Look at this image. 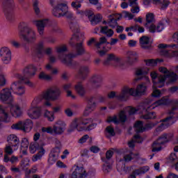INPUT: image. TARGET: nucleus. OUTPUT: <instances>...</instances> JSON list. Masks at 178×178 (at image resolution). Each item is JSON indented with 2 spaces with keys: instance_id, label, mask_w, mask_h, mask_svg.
Here are the masks:
<instances>
[{
  "instance_id": "nucleus-60",
  "label": "nucleus",
  "mask_w": 178,
  "mask_h": 178,
  "mask_svg": "<svg viewBox=\"0 0 178 178\" xmlns=\"http://www.w3.org/2000/svg\"><path fill=\"white\" fill-rule=\"evenodd\" d=\"M144 119H155L156 118V114L155 113H147L143 117Z\"/></svg>"
},
{
  "instance_id": "nucleus-49",
  "label": "nucleus",
  "mask_w": 178,
  "mask_h": 178,
  "mask_svg": "<svg viewBox=\"0 0 178 178\" xmlns=\"http://www.w3.org/2000/svg\"><path fill=\"white\" fill-rule=\"evenodd\" d=\"M76 15L80 16H86L88 19H91V15H92V11L88 10L86 11L76 10Z\"/></svg>"
},
{
  "instance_id": "nucleus-63",
  "label": "nucleus",
  "mask_w": 178,
  "mask_h": 178,
  "mask_svg": "<svg viewBox=\"0 0 178 178\" xmlns=\"http://www.w3.org/2000/svg\"><path fill=\"white\" fill-rule=\"evenodd\" d=\"M52 112L55 115V113H60L62 112V106L58 105L52 108Z\"/></svg>"
},
{
  "instance_id": "nucleus-47",
  "label": "nucleus",
  "mask_w": 178,
  "mask_h": 178,
  "mask_svg": "<svg viewBox=\"0 0 178 178\" xmlns=\"http://www.w3.org/2000/svg\"><path fill=\"white\" fill-rule=\"evenodd\" d=\"M145 63H146L147 66H156L158 63L162 62V60L159 59H149V60H145Z\"/></svg>"
},
{
  "instance_id": "nucleus-43",
  "label": "nucleus",
  "mask_w": 178,
  "mask_h": 178,
  "mask_svg": "<svg viewBox=\"0 0 178 178\" xmlns=\"http://www.w3.org/2000/svg\"><path fill=\"white\" fill-rule=\"evenodd\" d=\"M90 83L96 86V87H99L101 83H102V77L99 75H94L91 77Z\"/></svg>"
},
{
  "instance_id": "nucleus-1",
  "label": "nucleus",
  "mask_w": 178,
  "mask_h": 178,
  "mask_svg": "<svg viewBox=\"0 0 178 178\" xmlns=\"http://www.w3.org/2000/svg\"><path fill=\"white\" fill-rule=\"evenodd\" d=\"M170 101L168 97H163L161 99L151 104V101L146 100L145 103L138 107L137 108L131 106H127L121 111L118 115L109 116L107 119V122L115 123V124H119V123H124L127 120V113L128 115H135L137 112H147L151 111L152 109H155L157 106H162L163 105H168Z\"/></svg>"
},
{
  "instance_id": "nucleus-56",
  "label": "nucleus",
  "mask_w": 178,
  "mask_h": 178,
  "mask_svg": "<svg viewBox=\"0 0 178 178\" xmlns=\"http://www.w3.org/2000/svg\"><path fill=\"white\" fill-rule=\"evenodd\" d=\"M102 170L104 173H109L112 170V165L107 163H104L102 167Z\"/></svg>"
},
{
  "instance_id": "nucleus-64",
  "label": "nucleus",
  "mask_w": 178,
  "mask_h": 178,
  "mask_svg": "<svg viewBox=\"0 0 178 178\" xmlns=\"http://www.w3.org/2000/svg\"><path fill=\"white\" fill-rule=\"evenodd\" d=\"M86 177L88 178L95 177V170H90L88 172H86Z\"/></svg>"
},
{
  "instance_id": "nucleus-2",
  "label": "nucleus",
  "mask_w": 178,
  "mask_h": 178,
  "mask_svg": "<svg viewBox=\"0 0 178 178\" xmlns=\"http://www.w3.org/2000/svg\"><path fill=\"white\" fill-rule=\"evenodd\" d=\"M37 71V68L34 65L30 64L26 66L23 70V74L16 73L14 74V79H17V81L13 82L11 84L10 90L13 91L14 94L22 97V95H24L26 94V87L22 84V83H24L29 87H34V83L28 80L33 76H35V72Z\"/></svg>"
},
{
  "instance_id": "nucleus-42",
  "label": "nucleus",
  "mask_w": 178,
  "mask_h": 178,
  "mask_svg": "<svg viewBox=\"0 0 178 178\" xmlns=\"http://www.w3.org/2000/svg\"><path fill=\"white\" fill-rule=\"evenodd\" d=\"M75 90L80 97H84V95H86V89L84 88V86H83V83H81V82H79L75 86Z\"/></svg>"
},
{
  "instance_id": "nucleus-8",
  "label": "nucleus",
  "mask_w": 178,
  "mask_h": 178,
  "mask_svg": "<svg viewBox=\"0 0 178 178\" xmlns=\"http://www.w3.org/2000/svg\"><path fill=\"white\" fill-rule=\"evenodd\" d=\"M173 113H178V101L175 100L173 102V106L172 110L169 112L170 117H168L165 120H163L161 124L154 131V136H158L159 133L163 131L165 129H168L170 124H173L176 120H177V118L172 116Z\"/></svg>"
},
{
  "instance_id": "nucleus-29",
  "label": "nucleus",
  "mask_w": 178,
  "mask_h": 178,
  "mask_svg": "<svg viewBox=\"0 0 178 178\" xmlns=\"http://www.w3.org/2000/svg\"><path fill=\"white\" fill-rule=\"evenodd\" d=\"M48 23V19H43L40 21H33V24L38 29V33L40 35H44L45 26Z\"/></svg>"
},
{
  "instance_id": "nucleus-34",
  "label": "nucleus",
  "mask_w": 178,
  "mask_h": 178,
  "mask_svg": "<svg viewBox=\"0 0 178 178\" xmlns=\"http://www.w3.org/2000/svg\"><path fill=\"white\" fill-rule=\"evenodd\" d=\"M88 73H90V67L87 65H83L80 67L78 72V74L80 79H84L87 77Z\"/></svg>"
},
{
  "instance_id": "nucleus-38",
  "label": "nucleus",
  "mask_w": 178,
  "mask_h": 178,
  "mask_svg": "<svg viewBox=\"0 0 178 178\" xmlns=\"http://www.w3.org/2000/svg\"><path fill=\"white\" fill-rule=\"evenodd\" d=\"M129 6L131 7V13L137 15L140 13V6L137 3V0H129Z\"/></svg>"
},
{
  "instance_id": "nucleus-40",
  "label": "nucleus",
  "mask_w": 178,
  "mask_h": 178,
  "mask_svg": "<svg viewBox=\"0 0 178 178\" xmlns=\"http://www.w3.org/2000/svg\"><path fill=\"white\" fill-rule=\"evenodd\" d=\"M29 139L27 138H23L21 141V152L26 155L27 154V149L29 148Z\"/></svg>"
},
{
  "instance_id": "nucleus-41",
  "label": "nucleus",
  "mask_w": 178,
  "mask_h": 178,
  "mask_svg": "<svg viewBox=\"0 0 178 178\" xmlns=\"http://www.w3.org/2000/svg\"><path fill=\"white\" fill-rule=\"evenodd\" d=\"M134 143H143V138L140 136V134H136L134 136V138L128 143L129 148H134Z\"/></svg>"
},
{
  "instance_id": "nucleus-33",
  "label": "nucleus",
  "mask_w": 178,
  "mask_h": 178,
  "mask_svg": "<svg viewBox=\"0 0 178 178\" xmlns=\"http://www.w3.org/2000/svg\"><path fill=\"white\" fill-rule=\"evenodd\" d=\"M119 17H118V15L113 14L109 15L108 21L107 22L108 26L111 27V29H115V27L118 26V22L116 20H119Z\"/></svg>"
},
{
  "instance_id": "nucleus-45",
  "label": "nucleus",
  "mask_w": 178,
  "mask_h": 178,
  "mask_svg": "<svg viewBox=\"0 0 178 178\" xmlns=\"http://www.w3.org/2000/svg\"><path fill=\"white\" fill-rule=\"evenodd\" d=\"M76 56H77V55H84V54H86V48H84V45L82 42L76 43Z\"/></svg>"
},
{
  "instance_id": "nucleus-31",
  "label": "nucleus",
  "mask_w": 178,
  "mask_h": 178,
  "mask_svg": "<svg viewBox=\"0 0 178 178\" xmlns=\"http://www.w3.org/2000/svg\"><path fill=\"white\" fill-rule=\"evenodd\" d=\"M109 60H114L115 62V66H117L118 67H122L124 65V61L122 60V58L115 56L114 54H109L107 58V62H109Z\"/></svg>"
},
{
  "instance_id": "nucleus-17",
  "label": "nucleus",
  "mask_w": 178,
  "mask_h": 178,
  "mask_svg": "<svg viewBox=\"0 0 178 178\" xmlns=\"http://www.w3.org/2000/svg\"><path fill=\"white\" fill-rule=\"evenodd\" d=\"M172 138V134H163L161 135L152 145V152H158L162 149V146L168 143L169 140Z\"/></svg>"
},
{
  "instance_id": "nucleus-24",
  "label": "nucleus",
  "mask_w": 178,
  "mask_h": 178,
  "mask_svg": "<svg viewBox=\"0 0 178 178\" xmlns=\"http://www.w3.org/2000/svg\"><path fill=\"white\" fill-rule=\"evenodd\" d=\"M155 126H156V123L150 122L149 124H147L146 127H144V123L142 121H137L134 124V128L136 133H143L144 130L152 129V127H155Z\"/></svg>"
},
{
  "instance_id": "nucleus-36",
  "label": "nucleus",
  "mask_w": 178,
  "mask_h": 178,
  "mask_svg": "<svg viewBox=\"0 0 178 178\" xmlns=\"http://www.w3.org/2000/svg\"><path fill=\"white\" fill-rule=\"evenodd\" d=\"M92 26H95L96 24H98V23H100V22L102 21V15L100 14H97L96 15H94V13L92 11V15L90 16V18H88Z\"/></svg>"
},
{
  "instance_id": "nucleus-7",
  "label": "nucleus",
  "mask_w": 178,
  "mask_h": 178,
  "mask_svg": "<svg viewBox=\"0 0 178 178\" xmlns=\"http://www.w3.org/2000/svg\"><path fill=\"white\" fill-rule=\"evenodd\" d=\"M146 92L147 86L144 83L138 85L136 89L125 86L122 88V94L118 96V98L124 101H127L130 95L132 97H141L142 95H145Z\"/></svg>"
},
{
  "instance_id": "nucleus-55",
  "label": "nucleus",
  "mask_w": 178,
  "mask_h": 178,
  "mask_svg": "<svg viewBox=\"0 0 178 178\" xmlns=\"http://www.w3.org/2000/svg\"><path fill=\"white\" fill-rule=\"evenodd\" d=\"M122 15L125 19H128V20H131L134 19V15L131 14V13L127 11H122Z\"/></svg>"
},
{
  "instance_id": "nucleus-48",
  "label": "nucleus",
  "mask_w": 178,
  "mask_h": 178,
  "mask_svg": "<svg viewBox=\"0 0 178 178\" xmlns=\"http://www.w3.org/2000/svg\"><path fill=\"white\" fill-rule=\"evenodd\" d=\"M41 146L42 145H38V143L35 142L31 143L29 145V151L31 154H35L37 149L38 150Z\"/></svg>"
},
{
  "instance_id": "nucleus-51",
  "label": "nucleus",
  "mask_w": 178,
  "mask_h": 178,
  "mask_svg": "<svg viewBox=\"0 0 178 178\" xmlns=\"http://www.w3.org/2000/svg\"><path fill=\"white\" fill-rule=\"evenodd\" d=\"M106 134L107 137H113L115 135V129L111 126L106 128Z\"/></svg>"
},
{
  "instance_id": "nucleus-25",
  "label": "nucleus",
  "mask_w": 178,
  "mask_h": 178,
  "mask_svg": "<svg viewBox=\"0 0 178 178\" xmlns=\"http://www.w3.org/2000/svg\"><path fill=\"white\" fill-rule=\"evenodd\" d=\"M149 72V69L147 67L137 68L135 71V75L136 77H138V79H135V81H137V80H141V76H145L146 81L149 83V78L148 76H145L147 74H148Z\"/></svg>"
},
{
  "instance_id": "nucleus-58",
  "label": "nucleus",
  "mask_w": 178,
  "mask_h": 178,
  "mask_svg": "<svg viewBox=\"0 0 178 178\" xmlns=\"http://www.w3.org/2000/svg\"><path fill=\"white\" fill-rule=\"evenodd\" d=\"M6 86V75L0 74V87Z\"/></svg>"
},
{
  "instance_id": "nucleus-52",
  "label": "nucleus",
  "mask_w": 178,
  "mask_h": 178,
  "mask_svg": "<svg viewBox=\"0 0 178 178\" xmlns=\"http://www.w3.org/2000/svg\"><path fill=\"white\" fill-rule=\"evenodd\" d=\"M15 147H13V146H12L11 145H7L4 149V152L6 154H7L8 155H12V154H13V152H15Z\"/></svg>"
},
{
  "instance_id": "nucleus-46",
  "label": "nucleus",
  "mask_w": 178,
  "mask_h": 178,
  "mask_svg": "<svg viewBox=\"0 0 178 178\" xmlns=\"http://www.w3.org/2000/svg\"><path fill=\"white\" fill-rule=\"evenodd\" d=\"M44 116L49 122H54L55 120V114L52 111L45 110Z\"/></svg>"
},
{
  "instance_id": "nucleus-12",
  "label": "nucleus",
  "mask_w": 178,
  "mask_h": 178,
  "mask_svg": "<svg viewBox=\"0 0 178 178\" xmlns=\"http://www.w3.org/2000/svg\"><path fill=\"white\" fill-rule=\"evenodd\" d=\"M40 102V99L36 97H35L31 102L30 107L26 111V115L30 118V119L37 120V119H40V118H41V115H42V110L41 106H38V104Z\"/></svg>"
},
{
  "instance_id": "nucleus-18",
  "label": "nucleus",
  "mask_w": 178,
  "mask_h": 178,
  "mask_svg": "<svg viewBox=\"0 0 178 178\" xmlns=\"http://www.w3.org/2000/svg\"><path fill=\"white\" fill-rule=\"evenodd\" d=\"M104 44H108V39H106V37L100 38L99 42H97L95 44V47H96L97 52L99 56H104V55H105L108 51H111V47H108L106 49L105 46H103Z\"/></svg>"
},
{
  "instance_id": "nucleus-53",
  "label": "nucleus",
  "mask_w": 178,
  "mask_h": 178,
  "mask_svg": "<svg viewBox=\"0 0 178 178\" xmlns=\"http://www.w3.org/2000/svg\"><path fill=\"white\" fill-rule=\"evenodd\" d=\"M40 80H52V76L51 75L45 74V72H42L39 74Z\"/></svg>"
},
{
  "instance_id": "nucleus-57",
  "label": "nucleus",
  "mask_w": 178,
  "mask_h": 178,
  "mask_svg": "<svg viewBox=\"0 0 178 178\" xmlns=\"http://www.w3.org/2000/svg\"><path fill=\"white\" fill-rule=\"evenodd\" d=\"M119 95H122V90L120 93H116L115 92H111L110 93H108V98H117V99H118L119 101H126V100H122L119 98Z\"/></svg>"
},
{
  "instance_id": "nucleus-61",
  "label": "nucleus",
  "mask_w": 178,
  "mask_h": 178,
  "mask_svg": "<svg viewBox=\"0 0 178 178\" xmlns=\"http://www.w3.org/2000/svg\"><path fill=\"white\" fill-rule=\"evenodd\" d=\"M90 138V136L88 135H84L82 136L79 140V144H84V143H86L87 140Z\"/></svg>"
},
{
  "instance_id": "nucleus-23",
  "label": "nucleus",
  "mask_w": 178,
  "mask_h": 178,
  "mask_svg": "<svg viewBox=\"0 0 178 178\" xmlns=\"http://www.w3.org/2000/svg\"><path fill=\"white\" fill-rule=\"evenodd\" d=\"M73 172L70 175V178H86L87 177V172L83 166L74 165Z\"/></svg>"
},
{
  "instance_id": "nucleus-14",
  "label": "nucleus",
  "mask_w": 178,
  "mask_h": 178,
  "mask_svg": "<svg viewBox=\"0 0 178 178\" xmlns=\"http://www.w3.org/2000/svg\"><path fill=\"white\" fill-rule=\"evenodd\" d=\"M56 52L58 54V59L67 66H73V58H76V54H70L65 55L63 52L67 51L66 45H62L56 48Z\"/></svg>"
},
{
  "instance_id": "nucleus-5",
  "label": "nucleus",
  "mask_w": 178,
  "mask_h": 178,
  "mask_svg": "<svg viewBox=\"0 0 178 178\" xmlns=\"http://www.w3.org/2000/svg\"><path fill=\"white\" fill-rule=\"evenodd\" d=\"M92 118H83V117L76 118L72 120L70 124V131L77 130V131H84L86 130H92L95 129L97 124L92 123ZM87 124H89L88 127Z\"/></svg>"
},
{
  "instance_id": "nucleus-30",
  "label": "nucleus",
  "mask_w": 178,
  "mask_h": 178,
  "mask_svg": "<svg viewBox=\"0 0 178 178\" xmlns=\"http://www.w3.org/2000/svg\"><path fill=\"white\" fill-rule=\"evenodd\" d=\"M60 150L58 148H54L51 153L49 155L48 162L49 165H54L56 161H58V158H59Z\"/></svg>"
},
{
  "instance_id": "nucleus-28",
  "label": "nucleus",
  "mask_w": 178,
  "mask_h": 178,
  "mask_svg": "<svg viewBox=\"0 0 178 178\" xmlns=\"http://www.w3.org/2000/svg\"><path fill=\"white\" fill-rule=\"evenodd\" d=\"M126 62L128 63V65H133V63L138 62V54L133 51H128L127 53Z\"/></svg>"
},
{
  "instance_id": "nucleus-26",
  "label": "nucleus",
  "mask_w": 178,
  "mask_h": 178,
  "mask_svg": "<svg viewBox=\"0 0 178 178\" xmlns=\"http://www.w3.org/2000/svg\"><path fill=\"white\" fill-rule=\"evenodd\" d=\"M7 143L8 145H12L15 150L19 149V145L20 144V140L15 134H10L7 137Z\"/></svg>"
},
{
  "instance_id": "nucleus-16",
  "label": "nucleus",
  "mask_w": 178,
  "mask_h": 178,
  "mask_svg": "<svg viewBox=\"0 0 178 178\" xmlns=\"http://www.w3.org/2000/svg\"><path fill=\"white\" fill-rule=\"evenodd\" d=\"M33 127H34V122L31 119L19 121L11 126L13 130H22L24 133H30L33 130Z\"/></svg>"
},
{
  "instance_id": "nucleus-13",
  "label": "nucleus",
  "mask_w": 178,
  "mask_h": 178,
  "mask_svg": "<svg viewBox=\"0 0 178 178\" xmlns=\"http://www.w3.org/2000/svg\"><path fill=\"white\" fill-rule=\"evenodd\" d=\"M66 130V122L63 120H57L52 127L42 128V133H48L49 134H56L60 136L63 134Z\"/></svg>"
},
{
  "instance_id": "nucleus-32",
  "label": "nucleus",
  "mask_w": 178,
  "mask_h": 178,
  "mask_svg": "<svg viewBox=\"0 0 178 178\" xmlns=\"http://www.w3.org/2000/svg\"><path fill=\"white\" fill-rule=\"evenodd\" d=\"M139 42L141 48L143 49H149V48H151V42H149V38L147 36H142L139 40Z\"/></svg>"
},
{
  "instance_id": "nucleus-39",
  "label": "nucleus",
  "mask_w": 178,
  "mask_h": 178,
  "mask_svg": "<svg viewBox=\"0 0 178 178\" xmlns=\"http://www.w3.org/2000/svg\"><path fill=\"white\" fill-rule=\"evenodd\" d=\"M149 171V166L145 165L143 167H140L138 169L135 170L133 172V174L135 175V176H141V175H145L147 172Z\"/></svg>"
},
{
  "instance_id": "nucleus-62",
  "label": "nucleus",
  "mask_w": 178,
  "mask_h": 178,
  "mask_svg": "<svg viewBox=\"0 0 178 178\" xmlns=\"http://www.w3.org/2000/svg\"><path fill=\"white\" fill-rule=\"evenodd\" d=\"M64 113L68 118H72V116H73V111H72V108H65L64 111Z\"/></svg>"
},
{
  "instance_id": "nucleus-35",
  "label": "nucleus",
  "mask_w": 178,
  "mask_h": 178,
  "mask_svg": "<svg viewBox=\"0 0 178 178\" xmlns=\"http://www.w3.org/2000/svg\"><path fill=\"white\" fill-rule=\"evenodd\" d=\"M45 155V149L42 146L39 147L38 149V154L34 155L32 157L33 162H37V161H40L42 158Z\"/></svg>"
},
{
  "instance_id": "nucleus-54",
  "label": "nucleus",
  "mask_w": 178,
  "mask_h": 178,
  "mask_svg": "<svg viewBox=\"0 0 178 178\" xmlns=\"http://www.w3.org/2000/svg\"><path fill=\"white\" fill-rule=\"evenodd\" d=\"M40 2L38 0H34L33 3V10L36 15H39L40 10V6H39Z\"/></svg>"
},
{
  "instance_id": "nucleus-44",
  "label": "nucleus",
  "mask_w": 178,
  "mask_h": 178,
  "mask_svg": "<svg viewBox=\"0 0 178 178\" xmlns=\"http://www.w3.org/2000/svg\"><path fill=\"white\" fill-rule=\"evenodd\" d=\"M100 32L108 38L112 37L114 34L113 30L108 28V26H101Z\"/></svg>"
},
{
  "instance_id": "nucleus-19",
  "label": "nucleus",
  "mask_w": 178,
  "mask_h": 178,
  "mask_svg": "<svg viewBox=\"0 0 178 178\" xmlns=\"http://www.w3.org/2000/svg\"><path fill=\"white\" fill-rule=\"evenodd\" d=\"M0 101L4 104H11L13 102V96L9 88H3L0 92Z\"/></svg>"
},
{
  "instance_id": "nucleus-3",
  "label": "nucleus",
  "mask_w": 178,
  "mask_h": 178,
  "mask_svg": "<svg viewBox=\"0 0 178 178\" xmlns=\"http://www.w3.org/2000/svg\"><path fill=\"white\" fill-rule=\"evenodd\" d=\"M160 73H163L165 75L158 76V73L155 71H152L150 73V76L153 83V88H162L165 86V81L168 79V83H173L178 79L177 74L173 72L168 70L167 67H160L159 68Z\"/></svg>"
},
{
  "instance_id": "nucleus-37",
  "label": "nucleus",
  "mask_w": 178,
  "mask_h": 178,
  "mask_svg": "<svg viewBox=\"0 0 178 178\" xmlns=\"http://www.w3.org/2000/svg\"><path fill=\"white\" fill-rule=\"evenodd\" d=\"M44 52V42L40 41L35 47V53L38 55V58H42V53Z\"/></svg>"
},
{
  "instance_id": "nucleus-6",
  "label": "nucleus",
  "mask_w": 178,
  "mask_h": 178,
  "mask_svg": "<svg viewBox=\"0 0 178 178\" xmlns=\"http://www.w3.org/2000/svg\"><path fill=\"white\" fill-rule=\"evenodd\" d=\"M10 113L15 118H19V116H22L23 111H22V108L17 104H12L10 108L0 105V126L1 122H4L5 123H9L10 122Z\"/></svg>"
},
{
  "instance_id": "nucleus-22",
  "label": "nucleus",
  "mask_w": 178,
  "mask_h": 178,
  "mask_svg": "<svg viewBox=\"0 0 178 178\" xmlns=\"http://www.w3.org/2000/svg\"><path fill=\"white\" fill-rule=\"evenodd\" d=\"M70 29L72 31H73L74 35L71 38V40L70 41V44L71 45H74L76 42H78V41H80V33L79 32L80 31L79 24L76 23H71L70 25Z\"/></svg>"
},
{
  "instance_id": "nucleus-21",
  "label": "nucleus",
  "mask_w": 178,
  "mask_h": 178,
  "mask_svg": "<svg viewBox=\"0 0 178 178\" xmlns=\"http://www.w3.org/2000/svg\"><path fill=\"white\" fill-rule=\"evenodd\" d=\"M0 57L1 61L5 65L10 63V60H12V52H10V49L6 47H1L0 49Z\"/></svg>"
},
{
  "instance_id": "nucleus-9",
  "label": "nucleus",
  "mask_w": 178,
  "mask_h": 178,
  "mask_svg": "<svg viewBox=\"0 0 178 178\" xmlns=\"http://www.w3.org/2000/svg\"><path fill=\"white\" fill-rule=\"evenodd\" d=\"M173 113H178V101L175 100L173 102V106L172 110L169 112L170 117H168L165 120H163L161 124L154 131V136H158L159 133L163 131L165 129H168L170 124H173L176 120H177V118L172 116Z\"/></svg>"
},
{
  "instance_id": "nucleus-59",
  "label": "nucleus",
  "mask_w": 178,
  "mask_h": 178,
  "mask_svg": "<svg viewBox=\"0 0 178 178\" xmlns=\"http://www.w3.org/2000/svg\"><path fill=\"white\" fill-rule=\"evenodd\" d=\"M153 92L152 93V96L154 97V98H159L161 95H162V92L161 90L156 89V88H153Z\"/></svg>"
},
{
  "instance_id": "nucleus-50",
  "label": "nucleus",
  "mask_w": 178,
  "mask_h": 178,
  "mask_svg": "<svg viewBox=\"0 0 178 178\" xmlns=\"http://www.w3.org/2000/svg\"><path fill=\"white\" fill-rule=\"evenodd\" d=\"M159 48L160 49H178V46L176 44H160Z\"/></svg>"
},
{
  "instance_id": "nucleus-10",
  "label": "nucleus",
  "mask_w": 178,
  "mask_h": 178,
  "mask_svg": "<svg viewBox=\"0 0 178 178\" xmlns=\"http://www.w3.org/2000/svg\"><path fill=\"white\" fill-rule=\"evenodd\" d=\"M145 27L148 29L149 33H161L165 29V21L160 22L155 25V16L153 13H148L146 15Z\"/></svg>"
},
{
  "instance_id": "nucleus-4",
  "label": "nucleus",
  "mask_w": 178,
  "mask_h": 178,
  "mask_svg": "<svg viewBox=\"0 0 178 178\" xmlns=\"http://www.w3.org/2000/svg\"><path fill=\"white\" fill-rule=\"evenodd\" d=\"M18 34L21 40L31 44L37 41V32L33 27L29 26L26 22H22L18 25Z\"/></svg>"
},
{
  "instance_id": "nucleus-11",
  "label": "nucleus",
  "mask_w": 178,
  "mask_h": 178,
  "mask_svg": "<svg viewBox=\"0 0 178 178\" xmlns=\"http://www.w3.org/2000/svg\"><path fill=\"white\" fill-rule=\"evenodd\" d=\"M61 94L62 92L60 91V88L56 86H53L48 88L40 95L36 97V98L38 99H40V102L42 101V99H45L46 101H58V99L60 98Z\"/></svg>"
},
{
  "instance_id": "nucleus-20",
  "label": "nucleus",
  "mask_w": 178,
  "mask_h": 178,
  "mask_svg": "<svg viewBox=\"0 0 178 178\" xmlns=\"http://www.w3.org/2000/svg\"><path fill=\"white\" fill-rule=\"evenodd\" d=\"M97 109V102H95V97L90 96L88 98V104L83 111V116H88L92 112Z\"/></svg>"
},
{
  "instance_id": "nucleus-15",
  "label": "nucleus",
  "mask_w": 178,
  "mask_h": 178,
  "mask_svg": "<svg viewBox=\"0 0 178 178\" xmlns=\"http://www.w3.org/2000/svg\"><path fill=\"white\" fill-rule=\"evenodd\" d=\"M52 13L56 17H73V13L69 11V7H67V3H60L57 4L53 8Z\"/></svg>"
},
{
  "instance_id": "nucleus-27",
  "label": "nucleus",
  "mask_w": 178,
  "mask_h": 178,
  "mask_svg": "<svg viewBox=\"0 0 178 178\" xmlns=\"http://www.w3.org/2000/svg\"><path fill=\"white\" fill-rule=\"evenodd\" d=\"M134 158V154L131 152H127L124 156V160H119L118 163L117 164L118 170H123L124 165H123V161L125 162H130L131 159Z\"/></svg>"
}]
</instances>
